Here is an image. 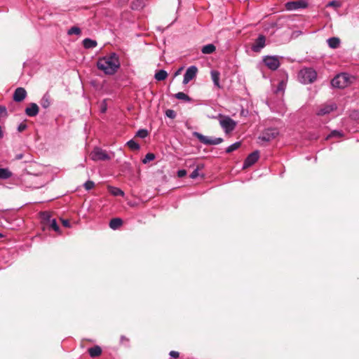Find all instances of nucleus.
<instances>
[{
	"instance_id": "obj_1",
	"label": "nucleus",
	"mask_w": 359,
	"mask_h": 359,
	"mask_svg": "<svg viewBox=\"0 0 359 359\" xmlns=\"http://www.w3.org/2000/svg\"><path fill=\"white\" fill-rule=\"evenodd\" d=\"M97 67L106 74H114L120 67V62L118 55L115 53H111L110 54L100 58L97 62Z\"/></svg>"
},
{
	"instance_id": "obj_2",
	"label": "nucleus",
	"mask_w": 359,
	"mask_h": 359,
	"mask_svg": "<svg viewBox=\"0 0 359 359\" xmlns=\"http://www.w3.org/2000/svg\"><path fill=\"white\" fill-rule=\"evenodd\" d=\"M353 80H354V77L347 73H341L332 80L331 84L334 88H344L351 84Z\"/></svg>"
},
{
	"instance_id": "obj_3",
	"label": "nucleus",
	"mask_w": 359,
	"mask_h": 359,
	"mask_svg": "<svg viewBox=\"0 0 359 359\" xmlns=\"http://www.w3.org/2000/svg\"><path fill=\"white\" fill-rule=\"evenodd\" d=\"M317 77L316 72L312 68H304L298 74V79L302 83H313Z\"/></svg>"
},
{
	"instance_id": "obj_4",
	"label": "nucleus",
	"mask_w": 359,
	"mask_h": 359,
	"mask_svg": "<svg viewBox=\"0 0 359 359\" xmlns=\"http://www.w3.org/2000/svg\"><path fill=\"white\" fill-rule=\"evenodd\" d=\"M219 124L226 133H231L237 123L229 116L219 115Z\"/></svg>"
},
{
	"instance_id": "obj_5",
	"label": "nucleus",
	"mask_w": 359,
	"mask_h": 359,
	"mask_svg": "<svg viewBox=\"0 0 359 359\" xmlns=\"http://www.w3.org/2000/svg\"><path fill=\"white\" fill-rule=\"evenodd\" d=\"M196 137L201 143L206 145H217L223 142V139L221 137L212 138L208 136L203 135L199 133L195 132L194 133Z\"/></svg>"
},
{
	"instance_id": "obj_6",
	"label": "nucleus",
	"mask_w": 359,
	"mask_h": 359,
	"mask_svg": "<svg viewBox=\"0 0 359 359\" xmlns=\"http://www.w3.org/2000/svg\"><path fill=\"white\" fill-rule=\"evenodd\" d=\"M279 57L276 55H266L263 57L264 64L271 70L275 71L280 67Z\"/></svg>"
},
{
	"instance_id": "obj_7",
	"label": "nucleus",
	"mask_w": 359,
	"mask_h": 359,
	"mask_svg": "<svg viewBox=\"0 0 359 359\" xmlns=\"http://www.w3.org/2000/svg\"><path fill=\"white\" fill-rule=\"evenodd\" d=\"M90 158L94 161H106L110 159V157L106 151L97 147L93 149V151L90 153Z\"/></svg>"
},
{
	"instance_id": "obj_8",
	"label": "nucleus",
	"mask_w": 359,
	"mask_h": 359,
	"mask_svg": "<svg viewBox=\"0 0 359 359\" xmlns=\"http://www.w3.org/2000/svg\"><path fill=\"white\" fill-rule=\"evenodd\" d=\"M278 133L279 132L277 128H267L259 135V140L264 142H270L276 138Z\"/></svg>"
},
{
	"instance_id": "obj_9",
	"label": "nucleus",
	"mask_w": 359,
	"mask_h": 359,
	"mask_svg": "<svg viewBox=\"0 0 359 359\" xmlns=\"http://www.w3.org/2000/svg\"><path fill=\"white\" fill-rule=\"evenodd\" d=\"M198 72V69L196 66H190L187 69L183 79V83L187 84L190 81H191L194 77H196Z\"/></svg>"
},
{
	"instance_id": "obj_10",
	"label": "nucleus",
	"mask_w": 359,
	"mask_h": 359,
	"mask_svg": "<svg viewBox=\"0 0 359 359\" xmlns=\"http://www.w3.org/2000/svg\"><path fill=\"white\" fill-rule=\"evenodd\" d=\"M307 6L305 1H289L285 4V8L287 11H294L299 8H304Z\"/></svg>"
},
{
	"instance_id": "obj_11",
	"label": "nucleus",
	"mask_w": 359,
	"mask_h": 359,
	"mask_svg": "<svg viewBox=\"0 0 359 359\" xmlns=\"http://www.w3.org/2000/svg\"><path fill=\"white\" fill-rule=\"evenodd\" d=\"M337 109V104L334 103L325 104L320 107L317 111V115L324 116L330 114Z\"/></svg>"
},
{
	"instance_id": "obj_12",
	"label": "nucleus",
	"mask_w": 359,
	"mask_h": 359,
	"mask_svg": "<svg viewBox=\"0 0 359 359\" xmlns=\"http://www.w3.org/2000/svg\"><path fill=\"white\" fill-rule=\"evenodd\" d=\"M266 45V38L264 35H259L252 46L254 52L259 53Z\"/></svg>"
},
{
	"instance_id": "obj_13",
	"label": "nucleus",
	"mask_w": 359,
	"mask_h": 359,
	"mask_svg": "<svg viewBox=\"0 0 359 359\" xmlns=\"http://www.w3.org/2000/svg\"><path fill=\"white\" fill-rule=\"evenodd\" d=\"M259 159V152L255 151L248 156L243 163V168L250 167Z\"/></svg>"
},
{
	"instance_id": "obj_14",
	"label": "nucleus",
	"mask_w": 359,
	"mask_h": 359,
	"mask_svg": "<svg viewBox=\"0 0 359 359\" xmlns=\"http://www.w3.org/2000/svg\"><path fill=\"white\" fill-rule=\"evenodd\" d=\"M27 96V91L24 88H17L13 93V100L17 102L23 101Z\"/></svg>"
},
{
	"instance_id": "obj_15",
	"label": "nucleus",
	"mask_w": 359,
	"mask_h": 359,
	"mask_svg": "<svg viewBox=\"0 0 359 359\" xmlns=\"http://www.w3.org/2000/svg\"><path fill=\"white\" fill-rule=\"evenodd\" d=\"M39 106L34 102L29 103L25 110L26 115L29 117L36 116L39 114Z\"/></svg>"
},
{
	"instance_id": "obj_16",
	"label": "nucleus",
	"mask_w": 359,
	"mask_h": 359,
	"mask_svg": "<svg viewBox=\"0 0 359 359\" xmlns=\"http://www.w3.org/2000/svg\"><path fill=\"white\" fill-rule=\"evenodd\" d=\"M43 109H48L52 104V98L48 92L43 94L39 102Z\"/></svg>"
},
{
	"instance_id": "obj_17",
	"label": "nucleus",
	"mask_w": 359,
	"mask_h": 359,
	"mask_svg": "<svg viewBox=\"0 0 359 359\" xmlns=\"http://www.w3.org/2000/svg\"><path fill=\"white\" fill-rule=\"evenodd\" d=\"M210 74H211V78L214 83V85L215 86H217V88H220V84H219L220 74H219V72L216 70H212Z\"/></svg>"
},
{
	"instance_id": "obj_18",
	"label": "nucleus",
	"mask_w": 359,
	"mask_h": 359,
	"mask_svg": "<svg viewBox=\"0 0 359 359\" xmlns=\"http://www.w3.org/2000/svg\"><path fill=\"white\" fill-rule=\"evenodd\" d=\"M41 219L44 226L47 227L48 224L53 219L48 212H43L41 213Z\"/></svg>"
},
{
	"instance_id": "obj_19",
	"label": "nucleus",
	"mask_w": 359,
	"mask_h": 359,
	"mask_svg": "<svg viewBox=\"0 0 359 359\" xmlns=\"http://www.w3.org/2000/svg\"><path fill=\"white\" fill-rule=\"evenodd\" d=\"M327 42L331 48H337L339 46L340 39L337 37H331L327 40Z\"/></svg>"
},
{
	"instance_id": "obj_20",
	"label": "nucleus",
	"mask_w": 359,
	"mask_h": 359,
	"mask_svg": "<svg viewBox=\"0 0 359 359\" xmlns=\"http://www.w3.org/2000/svg\"><path fill=\"white\" fill-rule=\"evenodd\" d=\"M97 41L91 39L86 38L83 41V45L85 48H93L97 46Z\"/></svg>"
},
{
	"instance_id": "obj_21",
	"label": "nucleus",
	"mask_w": 359,
	"mask_h": 359,
	"mask_svg": "<svg viewBox=\"0 0 359 359\" xmlns=\"http://www.w3.org/2000/svg\"><path fill=\"white\" fill-rule=\"evenodd\" d=\"M123 224V221L120 218H114L111 219L109 222V226L111 229L115 230L118 229Z\"/></svg>"
},
{
	"instance_id": "obj_22",
	"label": "nucleus",
	"mask_w": 359,
	"mask_h": 359,
	"mask_svg": "<svg viewBox=\"0 0 359 359\" xmlns=\"http://www.w3.org/2000/svg\"><path fill=\"white\" fill-rule=\"evenodd\" d=\"M90 355L93 358L99 356L102 353V349L100 346H95L88 349Z\"/></svg>"
},
{
	"instance_id": "obj_23",
	"label": "nucleus",
	"mask_w": 359,
	"mask_h": 359,
	"mask_svg": "<svg viewBox=\"0 0 359 359\" xmlns=\"http://www.w3.org/2000/svg\"><path fill=\"white\" fill-rule=\"evenodd\" d=\"M167 76H168V73L166 71H165L163 69L159 70L154 75V78L157 81H163L167 78Z\"/></svg>"
},
{
	"instance_id": "obj_24",
	"label": "nucleus",
	"mask_w": 359,
	"mask_h": 359,
	"mask_svg": "<svg viewBox=\"0 0 359 359\" xmlns=\"http://www.w3.org/2000/svg\"><path fill=\"white\" fill-rule=\"evenodd\" d=\"M12 176V172L8 168H0V179L6 180Z\"/></svg>"
},
{
	"instance_id": "obj_25",
	"label": "nucleus",
	"mask_w": 359,
	"mask_h": 359,
	"mask_svg": "<svg viewBox=\"0 0 359 359\" xmlns=\"http://www.w3.org/2000/svg\"><path fill=\"white\" fill-rule=\"evenodd\" d=\"M109 191L115 196H123L124 192L120 189L119 188L114 187H109Z\"/></svg>"
},
{
	"instance_id": "obj_26",
	"label": "nucleus",
	"mask_w": 359,
	"mask_h": 359,
	"mask_svg": "<svg viewBox=\"0 0 359 359\" xmlns=\"http://www.w3.org/2000/svg\"><path fill=\"white\" fill-rule=\"evenodd\" d=\"M215 50V46L213 44H208L204 46L201 51L203 54H211Z\"/></svg>"
},
{
	"instance_id": "obj_27",
	"label": "nucleus",
	"mask_w": 359,
	"mask_h": 359,
	"mask_svg": "<svg viewBox=\"0 0 359 359\" xmlns=\"http://www.w3.org/2000/svg\"><path fill=\"white\" fill-rule=\"evenodd\" d=\"M241 144L240 142H236L232 144L231 145H230L229 147H228L226 149V152L231 153V152L236 150L237 149H238L240 147Z\"/></svg>"
},
{
	"instance_id": "obj_28",
	"label": "nucleus",
	"mask_w": 359,
	"mask_h": 359,
	"mask_svg": "<svg viewBox=\"0 0 359 359\" xmlns=\"http://www.w3.org/2000/svg\"><path fill=\"white\" fill-rule=\"evenodd\" d=\"M175 96L177 99H179V100H183L187 101V102L191 100V98L183 92H179V93H176Z\"/></svg>"
},
{
	"instance_id": "obj_29",
	"label": "nucleus",
	"mask_w": 359,
	"mask_h": 359,
	"mask_svg": "<svg viewBox=\"0 0 359 359\" xmlns=\"http://www.w3.org/2000/svg\"><path fill=\"white\" fill-rule=\"evenodd\" d=\"M48 226L53 229L55 231L60 233V227L57 225L55 219H53L48 224Z\"/></svg>"
},
{
	"instance_id": "obj_30",
	"label": "nucleus",
	"mask_w": 359,
	"mask_h": 359,
	"mask_svg": "<svg viewBox=\"0 0 359 359\" xmlns=\"http://www.w3.org/2000/svg\"><path fill=\"white\" fill-rule=\"evenodd\" d=\"M127 145L132 150H138L140 149V144L133 140H129L127 142Z\"/></svg>"
},
{
	"instance_id": "obj_31",
	"label": "nucleus",
	"mask_w": 359,
	"mask_h": 359,
	"mask_svg": "<svg viewBox=\"0 0 359 359\" xmlns=\"http://www.w3.org/2000/svg\"><path fill=\"white\" fill-rule=\"evenodd\" d=\"M81 34V29L78 27H72L67 31L68 35H79Z\"/></svg>"
},
{
	"instance_id": "obj_32",
	"label": "nucleus",
	"mask_w": 359,
	"mask_h": 359,
	"mask_svg": "<svg viewBox=\"0 0 359 359\" xmlns=\"http://www.w3.org/2000/svg\"><path fill=\"white\" fill-rule=\"evenodd\" d=\"M155 158V155L153 153H148L146 154L144 158L142 159V163L146 164L149 161H153Z\"/></svg>"
},
{
	"instance_id": "obj_33",
	"label": "nucleus",
	"mask_w": 359,
	"mask_h": 359,
	"mask_svg": "<svg viewBox=\"0 0 359 359\" xmlns=\"http://www.w3.org/2000/svg\"><path fill=\"white\" fill-rule=\"evenodd\" d=\"M149 135L148 131L146 129H140L137 130L135 136L140 138H145Z\"/></svg>"
},
{
	"instance_id": "obj_34",
	"label": "nucleus",
	"mask_w": 359,
	"mask_h": 359,
	"mask_svg": "<svg viewBox=\"0 0 359 359\" xmlns=\"http://www.w3.org/2000/svg\"><path fill=\"white\" fill-rule=\"evenodd\" d=\"M343 136V133L342 132L339 131V130H333L331 132V133L327 136V139L328 138H331V137H341Z\"/></svg>"
},
{
	"instance_id": "obj_35",
	"label": "nucleus",
	"mask_w": 359,
	"mask_h": 359,
	"mask_svg": "<svg viewBox=\"0 0 359 359\" xmlns=\"http://www.w3.org/2000/svg\"><path fill=\"white\" fill-rule=\"evenodd\" d=\"M165 116L173 119L176 117V112L172 109H167L165 111Z\"/></svg>"
},
{
	"instance_id": "obj_36",
	"label": "nucleus",
	"mask_w": 359,
	"mask_h": 359,
	"mask_svg": "<svg viewBox=\"0 0 359 359\" xmlns=\"http://www.w3.org/2000/svg\"><path fill=\"white\" fill-rule=\"evenodd\" d=\"M83 186L86 190H90L94 187L95 183L93 181L88 180L85 182Z\"/></svg>"
},
{
	"instance_id": "obj_37",
	"label": "nucleus",
	"mask_w": 359,
	"mask_h": 359,
	"mask_svg": "<svg viewBox=\"0 0 359 359\" xmlns=\"http://www.w3.org/2000/svg\"><path fill=\"white\" fill-rule=\"evenodd\" d=\"M107 109V104L106 100H104L100 104V111L105 113Z\"/></svg>"
},
{
	"instance_id": "obj_38",
	"label": "nucleus",
	"mask_w": 359,
	"mask_h": 359,
	"mask_svg": "<svg viewBox=\"0 0 359 359\" xmlns=\"http://www.w3.org/2000/svg\"><path fill=\"white\" fill-rule=\"evenodd\" d=\"M198 170H199V168L198 167H197L190 175V178L191 179H196V177H198L199 176V172H198Z\"/></svg>"
},
{
	"instance_id": "obj_39",
	"label": "nucleus",
	"mask_w": 359,
	"mask_h": 359,
	"mask_svg": "<svg viewBox=\"0 0 359 359\" xmlns=\"http://www.w3.org/2000/svg\"><path fill=\"white\" fill-rule=\"evenodd\" d=\"M285 86V84L283 81L280 82L278 84V86L277 88L276 92L284 90Z\"/></svg>"
},
{
	"instance_id": "obj_40",
	"label": "nucleus",
	"mask_w": 359,
	"mask_h": 359,
	"mask_svg": "<svg viewBox=\"0 0 359 359\" xmlns=\"http://www.w3.org/2000/svg\"><path fill=\"white\" fill-rule=\"evenodd\" d=\"M27 128V125L25 123H20L18 127V130L19 132H22L23 130H25V129Z\"/></svg>"
},
{
	"instance_id": "obj_41",
	"label": "nucleus",
	"mask_w": 359,
	"mask_h": 359,
	"mask_svg": "<svg viewBox=\"0 0 359 359\" xmlns=\"http://www.w3.org/2000/svg\"><path fill=\"white\" fill-rule=\"evenodd\" d=\"M170 356L173 358H177L179 357V353L175 351H171L169 353Z\"/></svg>"
},
{
	"instance_id": "obj_42",
	"label": "nucleus",
	"mask_w": 359,
	"mask_h": 359,
	"mask_svg": "<svg viewBox=\"0 0 359 359\" xmlns=\"http://www.w3.org/2000/svg\"><path fill=\"white\" fill-rule=\"evenodd\" d=\"M187 175V171L185 170H180L177 172V175L179 177H183Z\"/></svg>"
},
{
	"instance_id": "obj_43",
	"label": "nucleus",
	"mask_w": 359,
	"mask_h": 359,
	"mask_svg": "<svg viewBox=\"0 0 359 359\" xmlns=\"http://www.w3.org/2000/svg\"><path fill=\"white\" fill-rule=\"evenodd\" d=\"M62 225L65 227L69 228L71 226L70 222L67 219H62Z\"/></svg>"
},
{
	"instance_id": "obj_44",
	"label": "nucleus",
	"mask_w": 359,
	"mask_h": 359,
	"mask_svg": "<svg viewBox=\"0 0 359 359\" xmlns=\"http://www.w3.org/2000/svg\"><path fill=\"white\" fill-rule=\"evenodd\" d=\"M4 114L5 115L7 114V109L4 106H0V114Z\"/></svg>"
},
{
	"instance_id": "obj_45",
	"label": "nucleus",
	"mask_w": 359,
	"mask_h": 359,
	"mask_svg": "<svg viewBox=\"0 0 359 359\" xmlns=\"http://www.w3.org/2000/svg\"><path fill=\"white\" fill-rule=\"evenodd\" d=\"M329 6H339V3L337 1H330L328 4Z\"/></svg>"
},
{
	"instance_id": "obj_46",
	"label": "nucleus",
	"mask_w": 359,
	"mask_h": 359,
	"mask_svg": "<svg viewBox=\"0 0 359 359\" xmlns=\"http://www.w3.org/2000/svg\"><path fill=\"white\" fill-rule=\"evenodd\" d=\"M3 137V131H2L1 127L0 126V137Z\"/></svg>"
},
{
	"instance_id": "obj_47",
	"label": "nucleus",
	"mask_w": 359,
	"mask_h": 359,
	"mask_svg": "<svg viewBox=\"0 0 359 359\" xmlns=\"http://www.w3.org/2000/svg\"><path fill=\"white\" fill-rule=\"evenodd\" d=\"M182 70V68L180 69L176 73H175V75H177L178 74H180V72Z\"/></svg>"
},
{
	"instance_id": "obj_48",
	"label": "nucleus",
	"mask_w": 359,
	"mask_h": 359,
	"mask_svg": "<svg viewBox=\"0 0 359 359\" xmlns=\"http://www.w3.org/2000/svg\"><path fill=\"white\" fill-rule=\"evenodd\" d=\"M121 340H125V337H121Z\"/></svg>"
},
{
	"instance_id": "obj_49",
	"label": "nucleus",
	"mask_w": 359,
	"mask_h": 359,
	"mask_svg": "<svg viewBox=\"0 0 359 359\" xmlns=\"http://www.w3.org/2000/svg\"><path fill=\"white\" fill-rule=\"evenodd\" d=\"M1 236H2L1 234H0V237H1Z\"/></svg>"
}]
</instances>
